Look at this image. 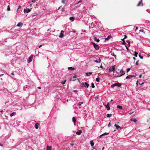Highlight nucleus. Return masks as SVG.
I'll return each mask as SVG.
<instances>
[{
  "label": "nucleus",
  "mask_w": 150,
  "mask_h": 150,
  "mask_svg": "<svg viewBox=\"0 0 150 150\" xmlns=\"http://www.w3.org/2000/svg\"><path fill=\"white\" fill-rule=\"evenodd\" d=\"M4 137V136H1L0 137V142L2 143H4L5 140ZM3 145L0 143V146H2Z\"/></svg>",
  "instance_id": "1"
},
{
  "label": "nucleus",
  "mask_w": 150,
  "mask_h": 150,
  "mask_svg": "<svg viewBox=\"0 0 150 150\" xmlns=\"http://www.w3.org/2000/svg\"><path fill=\"white\" fill-rule=\"evenodd\" d=\"M115 65H114L110 67L109 69V72H111L112 71H114L115 70Z\"/></svg>",
  "instance_id": "2"
},
{
  "label": "nucleus",
  "mask_w": 150,
  "mask_h": 150,
  "mask_svg": "<svg viewBox=\"0 0 150 150\" xmlns=\"http://www.w3.org/2000/svg\"><path fill=\"white\" fill-rule=\"evenodd\" d=\"M91 43L93 44V45L96 50H99V46L98 45H97L93 42H91Z\"/></svg>",
  "instance_id": "3"
},
{
  "label": "nucleus",
  "mask_w": 150,
  "mask_h": 150,
  "mask_svg": "<svg viewBox=\"0 0 150 150\" xmlns=\"http://www.w3.org/2000/svg\"><path fill=\"white\" fill-rule=\"evenodd\" d=\"M120 86H121V84H120V83H115L113 84L112 85H111V87L113 88L115 86H116L119 87Z\"/></svg>",
  "instance_id": "4"
},
{
  "label": "nucleus",
  "mask_w": 150,
  "mask_h": 150,
  "mask_svg": "<svg viewBox=\"0 0 150 150\" xmlns=\"http://www.w3.org/2000/svg\"><path fill=\"white\" fill-rule=\"evenodd\" d=\"M82 87H83L84 86H85L86 88H88L89 86V84L87 83L86 82H83L82 83Z\"/></svg>",
  "instance_id": "5"
},
{
  "label": "nucleus",
  "mask_w": 150,
  "mask_h": 150,
  "mask_svg": "<svg viewBox=\"0 0 150 150\" xmlns=\"http://www.w3.org/2000/svg\"><path fill=\"white\" fill-rule=\"evenodd\" d=\"M33 57V55L29 57L28 60V63L30 62L32 60Z\"/></svg>",
  "instance_id": "6"
},
{
  "label": "nucleus",
  "mask_w": 150,
  "mask_h": 150,
  "mask_svg": "<svg viewBox=\"0 0 150 150\" xmlns=\"http://www.w3.org/2000/svg\"><path fill=\"white\" fill-rule=\"evenodd\" d=\"M31 8L30 9L29 8H26L24 10V13H28L30 12L31 11Z\"/></svg>",
  "instance_id": "7"
},
{
  "label": "nucleus",
  "mask_w": 150,
  "mask_h": 150,
  "mask_svg": "<svg viewBox=\"0 0 150 150\" xmlns=\"http://www.w3.org/2000/svg\"><path fill=\"white\" fill-rule=\"evenodd\" d=\"M64 31L63 30H61L60 33V35H59V37L60 38H62L64 36Z\"/></svg>",
  "instance_id": "8"
},
{
  "label": "nucleus",
  "mask_w": 150,
  "mask_h": 150,
  "mask_svg": "<svg viewBox=\"0 0 150 150\" xmlns=\"http://www.w3.org/2000/svg\"><path fill=\"white\" fill-rule=\"evenodd\" d=\"M136 76V75H128L126 77V79H131L133 77H135Z\"/></svg>",
  "instance_id": "9"
},
{
  "label": "nucleus",
  "mask_w": 150,
  "mask_h": 150,
  "mask_svg": "<svg viewBox=\"0 0 150 150\" xmlns=\"http://www.w3.org/2000/svg\"><path fill=\"white\" fill-rule=\"evenodd\" d=\"M120 72L121 74L119 76H118L117 77H120L125 74V73L124 72L123 69H122L120 71Z\"/></svg>",
  "instance_id": "10"
},
{
  "label": "nucleus",
  "mask_w": 150,
  "mask_h": 150,
  "mask_svg": "<svg viewBox=\"0 0 150 150\" xmlns=\"http://www.w3.org/2000/svg\"><path fill=\"white\" fill-rule=\"evenodd\" d=\"M105 108H107V110H109L110 109V108L109 107V103H107V104L105 105Z\"/></svg>",
  "instance_id": "11"
},
{
  "label": "nucleus",
  "mask_w": 150,
  "mask_h": 150,
  "mask_svg": "<svg viewBox=\"0 0 150 150\" xmlns=\"http://www.w3.org/2000/svg\"><path fill=\"white\" fill-rule=\"evenodd\" d=\"M141 5H143V4L142 2V0H141L140 1H139L138 4L137 5V6H141Z\"/></svg>",
  "instance_id": "12"
},
{
  "label": "nucleus",
  "mask_w": 150,
  "mask_h": 150,
  "mask_svg": "<svg viewBox=\"0 0 150 150\" xmlns=\"http://www.w3.org/2000/svg\"><path fill=\"white\" fill-rule=\"evenodd\" d=\"M114 126L116 127V128L117 129H121V127L119 125H117L116 124H115L114 125Z\"/></svg>",
  "instance_id": "13"
},
{
  "label": "nucleus",
  "mask_w": 150,
  "mask_h": 150,
  "mask_svg": "<svg viewBox=\"0 0 150 150\" xmlns=\"http://www.w3.org/2000/svg\"><path fill=\"white\" fill-rule=\"evenodd\" d=\"M23 25V24L21 22L19 23H18V25H17V26L19 27H21Z\"/></svg>",
  "instance_id": "14"
},
{
  "label": "nucleus",
  "mask_w": 150,
  "mask_h": 150,
  "mask_svg": "<svg viewBox=\"0 0 150 150\" xmlns=\"http://www.w3.org/2000/svg\"><path fill=\"white\" fill-rule=\"evenodd\" d=\"M82 133V131L81 130H79L77 131L76 133V134L78 135H79L81 134Z\"/></svg>",
  "instance_id": "15"
},
{
  "label": "nucleus",
  "mask_w": 150,
  "mask_h": 150,
  "mask_svg": "<svg viewBox=\"0 0 150 150\" xmlns=\"http://www.w3.org/2000/svg\"><path fill=\"white\" fill-rule=\"evenodd\" d=\"M16 112H13L11 114H10V116L11 117H12V116H13L15 115H16Z\"/></svg>",
  "instance_id": "16"
},
{
  "label": "nucleus",
  "mask_w": 150,
  "mask_h": 150,
  "mask_svg": "<svg viewBox=\"0 0 150 150\" xmlns=\"http://www.w3.org/2000/svg\"><path fill=\"white\" fill-rule=\"evenodd\" d=\"M40 124L39 123H37L35 124V128L36 129H38V127L39 126Z\"/></svg>",
  "instance_id": "17"
},
{
  "label": "nucleus",
  "mask_w": 150,
  "mask_h": 150,
  "mask_svg": "<svg viewBox=\"0 0 150 150\" xmlns=\"http://www.w3.org/2000/svg\"><path fill=\"white\" fill-rule=\"evenodd\" d=\"M68 69L69 70L72 71L74 70L75 69L74 68L72 67H68Z\"/></svg>",
  "instance_id": "18"
},
{
  "label": "nucleus",
  "mask_w": 150,
  "mask_h": 150,
  "mask_svg": "<svg viewBox=\"0 0 150 150\" xmlns=\"http://www.w3.org/2000/svg\"><path fill=\"white\" fill-rule=\"evenodd\" d=\"M109 134V133L105 132V133L103 134H101V135H100V137H102L104 135H108V134Z\"/></svg>",
  "instance_id": "19"
},
{
  "label": "nucleus",
  "mask_w": 150,
  "mask_h": 150,
  "mask_svg": "<svg viewBox=\"0 0 150 150\" xmlns=\"http://www.w3.org/2000/svg\"><path fill=\"white\" fill-rule=\"evenodd\" d=\"M94 40L97 42H98L100 41L96 37L94 38Z\"/></svg>",
  "instance_id": "20"
},
{
  "label": "nucleus",
  "mask_w": 150,
  "mask_h": 150,
  "mask_svg": "<svg viewBox=\"0 0 150 150\" xmlns=\"http://www.w3.org/2000/svg\"><path fill=\"white\" fill-rule=\"evenodd\" d=\"M72 120L73 122H74V125H75V122L76 120L75 118L74 117H73L72 118Z\"/></svg>",
  "instance_id": "21"
},
{
  "label": "nucleus",
  "mask_w": 150,
  "mask_h": 150,
  "mask_svg": "<svg viewBox=\"0 0 150 150\" xmlns=\"http://www.w3.org/2000/svg\"><path fill=\"white\" fill-rule=\"evenodd\" d=\"M52 147L51 146H48V145H47V149L46 150H51Z\"/></svg>",
  "instance_id": "22"
},
{
  "label": "nucleus",
  "mask_w": 150,
  "mask_h": 150,
  "mask_svg": "<svg viewBox=\"0 0 150 150\" xmlns=\"http://www.w3.org/2000/svg\"><path fill=\"white\" fill-rule=\"evenodd\" d=\"M90 144H91V146L92 147H93L94 145V143L93 142V141L92 140L90 141Z\"/></svg>",
  "instance_id": "23"
},
{
  "label": "nucleus",
  "mask_w": 150,
  "mask_h": 150,
  "mask_svg": "<svg viewBox=\"0 0 150 150\" xmlns=\"http://www.w3.org/2000/svg\"><path fill=\"white\" fill-rule=\"evenodd\" d=\"M94 61L95 62H96V63H100L101 62V60L100 59V58H99V59L98 60H94Z\"/></svg>",
  "instance_id": "24"
},
{
  "label": "nucleus",
  "mask_w": 150,
  "mask_h": 150,
  "mask_svg": "<svg viewBox=\"0 0 150 150\" xmlns=\"http://www.w3.org/2000/svg\"><path fill=\"white\" fill-rule=\"evenodd\" d=\"M111 35H108L107 38H105V40H109V39L110 38H111Z\"/></svg>",
  "instance_id": "25"
},
{
  "label": "nucleus",
  "mask_w": 150,
  "mask_h": 150,
  "mask_svg": "<svg viewBox=\"0 0 150 150\" xmlns=\"http://www.w3.org/2000/svg\"><path fill=\"white\" fill-rule=\"evenodd\" d=\"M117 108H119L120 109H122V106H120L119 105H118L117 106Z\"/></svg>",
  "instance_id": "26"
},
{
  "label": "nucleus",
  "mask_w": 150,
  "mask_h": 150,
  "mask_svg": "<svg viewBox=\"0 0 150 150\" xmlns=\"http://www.w3.org/2000/svg\"><path fill=\"white\" fill-rule=\"evenodd\" d=\"M74 18L73 17H71L69 19L71 21H73L74 20Z\"/></svg>",
  "instance_id": "27"
},
{
  "label": "nucleus",
  "mask_w": 150,
  "mask_h": 150,
  "mask_svg": "<svg viewBox=\"0 0 150 150\" xmlns=\"http://www.w3.org/2000/svg\"><path fill=\"white\" fill-rule=\"evenodd\" d=\"M138 54V53L137 52H135L134 54V55L136 57H137Z\"/></svg>",
  "instance_id": "28"
},
{
  "label": "nucleus",
  "mask_w": 150,
  "mask_h": 150,
  "mask_svg": "<svg viewBox=\"0 0 150 150\" xmlns=\"http://www.w3.org/2000/svg\"><path fill=\"white\" fill-rule=\"evenodd\" d=\"M112 115L111 114H108L107 115V117H110L112 116Z\"/></svg>",
  "instance_id": "29"
},
{
  "label": "nucleus",
  "mask_w": 150,
  "mask_h": 150,
  "mask_svg": "<svg viewBox=\"0 0 150 150\" xmlns=\"http://www.w3.org/2000/svg\"><path fill=\"white\" fill-rule=\"evenodd\" d=\"M76 75H74L73 76V78L74 79H73V80H72V81H75V80H76V79H75L76 78Z\"/></svg>",
  "instance_id": "30"
},
{
  "label": "nucleus",
  "mask_w": 150,
  "mask_h": 150,
  "mask_svg": "<svg viewBox=\"0 0 150 150\" xmlns=\"http://www.w3.org/2000/svg\"><path fill=\"white\" fill-rule=\"evenodd\" d=\"M111 55H112L113 56H114L115 59H116V55L114 54V53H112V54H111Z\"/></svg>",
  "instance_id": "31"
},
{
  "label": "nucleus",
  "mask_w": 150,
  "mask_h": 150,
  "mask_svg": "<svg viewBox=\"0 0 150 150\" xmlns=\"http://www.w3.org/2000/svg\"><path fill=\"white\" fill-rule=\"evenodd\" d=\"M99 80H100V79L99 77L97 78L96 79V81L98 82H99Z\"/></svg>",
  "instance_id": "32"
},
{
  "label": "nucleus",
  "mask_w": 150,
  "mask_h": 150,
  "mask_svg": "<svg viewBox=\"0 0 150 150\" xmlns=\"http://www.w3.org/2000/svg\"><path fill=\"white\" fill-rule=\"evenodd\" d=\"M91 86L92 88H94L95 87V86L94 85V84L93 83H91Z\"/></svg>",
  "instance_id": "33"
},
{
  "label": "nucleus",
  "mask_w": 150,
  "mask_h": 150,
  "mask_svg": "<svg viewBox=\"0 0 150 150\" xmlns=\"http://www.w3.org/2000/svg\"><path fill=\"white\" fill-rule=\"evenodd\" d=\"M7 10L9 11H10V8L9 6L8 5L7 7Z\"/></svg>",
  "instance_id": "34"
},
{
  "label": "nucleus",
  "mask_w": 150,
  "mask_h": 150,
  "mask_svg": "<svg viewBox=\"0 0 150 150\" xmlns=\"http://www.w3.org/2000/svg\"><path fill=\"white\" fill-rule=\"evenodd\" d=\"M130 68H128L127 69V72H128V71H130Z\"/></svg>",
  "instance_id": "35"
},
{
  "label": "nucleus",
  "mask_w": 150,
  "mask_h": 150,
  "mask_svg": "<svg viewBox=\"0 0 150 150\" xmlns=\"http://www.w3.org/2000/svg\"><path fill=\"white\" fill-rule=\"evenodd\" d=\"M83 103V102H80L79 103L78 105H80Z\"/></svg>",
  "instance_id": "36"
},
{
  "label": "nucleus",
  "mask_w": 150,
  "mask_h": 150,
  "mask_svg": "<svg viewBox=\"0 0 150 150\" xmlns=\"http://www.w3.org/2000/svg\"><path fill=\"white\" fill-rule=\"evenodd\" d=\"M66 81V80H65L64 82H61L62 84H64L65 83Z\"/></svg>",
  "instance_id": "37"
},
{
  "label": "nucleus",
  "mask_w": 150,
  "mask_h": 150,
  "mask_svg": "<svg viewBox=\"0 0 150 150\" xmlns=\"http://www.w3.org/2000/svg\"><path fill=\"white\" fill-rule=\"evenodd\" d=\"M132 120L134 122H136L137 121V120L135 119H134Z\"/></svg>",
  "instance_id": "38"
},
{
  "label": "nucleus",
  "mask_w": 150,
  "mask_h": 150,
  "mask_svg": "<svg viewBox=\"0 0 150 150\" xmlns=\"http://www.w3.org/2000/svg\"><path fill=\"white\" fill-rule=\"evenodd\" d=\"M139 57H140V58H141V59H143V57L142 56H141L140 54H139Z\"/></svg>",
  "instance_id": "39"
},
{
  "label": "nucleus",
  "mask_w": 150,
  "mask_h": 150,
  "mask_svg": "<svg viewBox=\"0 0 150 150\" xmlns=\"http://www.w3.org/2000/svg\"><path fill=\"white\" fill-rule=\"evenodd\" d=\"M122 44L123 45H125L126 44V42L125 41H123Z\"/></svg>",
  "instance_id": "40"
},
{
  "label": "nucleus",
  "mask_w": 150,
  "mask_h": 150,
  "mask_svg": "<svg viewBox=\"0 0 150 150\" xmlns=\"http://www.w3.org/2000/svg\"><path fill=\"white\" fill-rule=\"evenodd\" d=\"M126 42H127V43H128V44H129V45H130V41H129V40H127V41H126Z\"/></svg>",
  "instance_id": "41"
},
{
  "label": "nucleus",
  "mask_w": 150,
  "mask_h": 150,
  "mask_svg": "<svg viewBox=\"0 0 150 150\" xmlns=\"http://www.w3.org/2000/svg\"><path fill=\"white\" fill-rule=\"evenodd\" d=\"M136 65H138V61H137L136 63Z\"/></svg>",
  "instance_id": "42"
},
{
  "label": "nucleus",
  "mask_w": 150,
  "mask_h": 150,
  "mask_svg": "<svg viewBox=\"0 0 150 150\" xmlns=\"http://www.w3.org/2000/svg\"><path fill=\"white\" fill-rule=\"evenodd\" d=\"M133 113V112H131V111H130V113H129V115H131V114H132Z\"/></svg>",
  "instance_id": "43"
},
{
  "label": "nucleus",
  "mask_w": 150,
  "mask_h": 150,
  "mask_svg": "<svg viewBox=\"0 0 150 150\" xmlns=\"http://www.w3.org/2000/svg\"><path fill=\"white\" fill-rule=\"evenodd\" d=\"M144 83V82H142V83H139V84L140 85H142Z\"/></svg>",
  "instance_id": "44"
},
{
  "label": "nucleus",
  "mask_w": 150,
  "mask_h": 150,
  "mask_svg": "<svg viewBox=\"0 0 150 150\" xmlns=\"http://www.w3.org/2000/svg\"><path fill=\"white\" fill-rule=\"evenodd\" d=\"M62 2L63 3L65 4V0H62Z\"/></svg>",
  "instance_id": "45"
},
{
  "label": "nucleus",
  "mask_w": 150,
  "mask_h": 150,
  "mask_svg": "<svg viewBox=\"0 0 150 150\" xmlns=\"http://www.w3.org/2000/svg\"><path fill=\"white\" fill-rule=\"evenodd\" d=\"M32 2L33 3H35V0H32Z\"/></svg>",
  "instance_id": "46"
},
{
  "label": "nucleus",
  "mask_w": 150,
  "mask_h": 150,
  "mask_svg": "<svg viewBox=\"0 0 150 150\" xmlns=\"http://www.w3.org/2000/svg\"><path fill=\"white\" fill-rule=\"evenodd\" d=\"M42 46V45H39V46H38V48H40Z\"/></svg>",
  "instance_id": "47"
},
{
  "label": "nucleus",
  "mask_w": 150,
  "mask_h": 150,
  "mask_svg": "<svg viewBox=\"0 0 150 150\" xmlns=\"http://www.w3.org/2000/svg\"><path fill=\"white\" fill-rule=\"evenodd\" d=\"M86 75L87 76H89V75L88 74V73H86Z\"/></svg>",
  "instance_id": "48"
},
{
  "label": "nucleus",
  "mask_w": 150,
  "mask_h": 150,
  "mask_svg": "<svg viewBox=\"0 0 150 150\" xmlns=\"http://www.w3.org/2000/svg\"><path fill=\"white\" fill-rule=\"evenodd\" d=\"M2 66H3V64H1V63H0V67H2Z\"/></svg>",
  "instance_id": "49"
},
{
  "label": "nucleus",
  "mask_w": 150,
  "mask_h": 150,
  "mask_svg": "<svg viewBox=\"0 0 150 150\" xmlns=\"http://www.w3.org/2000/svg\"><path fill=\"white\" fill-rule=\"evenodd\" d=\"M126 48L127 49V51H128V50H129L128 48V47H127V46H126Z\"/></svg>",
  "instance_id": "50"
},
{
  "label": "nucleus",
  "mask_w": 150,
  "mask_h": 150,
  "mask_svg": "<svg viewBox=\"0 0 150 150\" xmlns=\"http://www.w3.org/2000/svg\"><path fill=\"white\" fill-rule=\"evenodd\" d=\"M124 36H125V37H124V38L125 39L126 38H127V36L126 35H125Z\"/></svg>",
  "instance_id": "51"
},
{
  "label": "nucleus",
  "mask_w": 150,
  "mask_h": 150,
  "mask_svg": "<svg viewBox=\"0 0 150 150\" xmlns=\"http://www.w3.org/2000/svg\"><path fill=\"white\" fill-rule=\"evenodd\" d=\"M110 122H109V123L108 124V126L109 127H110Z\"/></svg>",
  "instance_id": "52"
},
{
  "label": "nucleus",
  "mask_w": 150,
  "mask_h": 150,
  "mask_svg": "<svg viewBox=\"0 0 150 150\" xmlns=\"http://www.w3.org/2000/svg\"><path fill=\"white\" fill-rule=\"evenodd\" d=\"M21 6H18V9H20V8H21Z\"/></svg>",
  "instance_id": "53"
},
{
  "label": "nucleus",
  "mask_w": 150,
  "mask_h": 150,
  "mask_svg": "<svg viewBox=\"0 0 150 150\" xmlns=\"http://www.w3.org/2000/svg\"><path fill=\"white\" fill-rule=\"evenodd\" d=\"M88 74H89V76L90 75H91L92 74V73L91 72H89L88 73Z\"/></svg>",
  "instance_id": "54"
},
{
  "label": "nucleus",
  "mask_w": 150,
  "mask_h": 150,
  "mask_svg": "<svg viewBox=\"0 0 150 150\" xmlns=\"http://www.w3.org/2000/svg\"><path fill=\"white\" fill-rule=\"evenodd\" d=\"M81 2V0H80V1H79V2H78V3L76 4H79V3H80V2Z\"/></svg>",
  "instance_id": "55"
},
{
  "label": "nucleus",
  "mask_w": 150,
  "mask_h": 150,
  "mask_svg": "<svg viewBox=\"0 0 150 150\" xmlns=\"http://www.w3.org/2000/svg\"><path fill=\"white\" fill-rule=\"evenodd\" d=\"M11 74L13 75H14V73L13 72Z\"/></svg>",
  "instance_id": "56"
},
{
  "label": "nucleus",
  "mask_w": 150,
  "mask_h": 150,
  "mask_svg": "<svg viewBox=\"0 0 150 150\" xmlns=\"http://www.w3.org/2000/svg\"><path fill=\"white\" fill-rule=\"evenodd\" d=\"M72 32L74 33H75L76 32V31L75 30H73L72 31Z\"/></svg>",
  "instance_id": "57"
},
{
  "label": "nucleus",
  "mask_w": 150,
  "mask_h": 150,
  "mask_svg": "<svg viewBox=\"0 0 150 150\" xmlns=\"http://www.w3.org/2000/svg\"><path fill=\"white\" fill-rule=\"evenodd\" d=\"M38 88V89H41V88L40 87H39Z\"/></svg>",
  "instance_id": "58"
},
{
  "label": "nucleus",
  "mask_w": 150,
  "mask_h": 150,
  "mask_svg": "<svg viewBox=\"0 0 150 150\" xmlns=\"http://www.w3.org/2000/svg\"><path fill=\"white\" fill-rule=\"evenodd\" d=\"M124 39H125L124 38L123 39H121V40H122V41H124Z\"/></svg>",
  "instance_id": "59"
},
{
  "label": "nucleus",
  "mask_w": 150,
  "mask_h": 150,
  "mask_svg": "<svg viewBox=\"0 0 150 150\" xmlns=\"http://www.w3.org/2000/svg\"><path fill=\"white\" fill-rule=\"evenodd\" d=\"M142 74H141V75H140L139 77L140 78L142 77Z\"/></svg>",
  "instance_id": "60"
},
{
  "label": "nucleus",
  "mask_w": 150,
  "mask_h": 150,
  "mask_svg": "<svg viewBox=\"0 0 150 150\" xmlns=\"http://www.w3.org/2000/svg\"><path fill=\"white\" fill-rule=\"evenodd\" d=\"M74 144H73V143H72V144H71V146H73V145H74Z\"/></svg>",
  "instance_id": "61"
},
{
  "label": "nucleus",
  "mask_w": 150,
  "mask_h": 150,
  "mask_svg": "<svg viewBox=\"0 0 150 150\" xmlns=\"http://www.w3.org/2000/svg\"><path fill=\"white\" fill-rule=\"evenodd\" d=\"M4 75V74H1L0 75V77H1L3 75Z\"/></svg>",
  "instance_id": "62"
},
{
  "label": "nucleus",
  "mask_w": 150,
  "mask_h": 150,
  "mask_svg": "<svg viewBox=\"0 0 150 150\" xmlns=\"http://www.w3.org/2000/svg\"><path fill=\"white\" fill-rule=\"evenodd\" d=\"M100 67H101L102 68H103V67L101 65L100 66Z\"/></svg>",
  "instance_id": "63"
},
{
  "label": "nucleus",
  "mask_w": 150,
  "mask_h": 150,
  "mask_svg": "<svg viewBox=\"0 0 150 150\" xmlns=\"http://www.w3.org/2000/svg\"><path fill=\"white\" fill-rule=\"evenodd\" d=\"M133 58V59H134V60H135V59H136L135 58V57H134Z\"/></svg>",
  "instance_id": "64"
}]
</instances>
